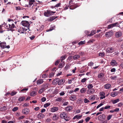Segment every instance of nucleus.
Masks as SVG:
<instances>
[{"label":"nucleus","mask_w":123,"mask_h":123,"mask_svg":"<svg viewBox=\"0 0 123 123\" xmlns=\"http://www.w3.org/2000/svg\"><path fill=\"white\" fill-rule=\"evenodd\" d=\"M60 117L61 118L64 119L66 121H68L70 119V118L68 116L67 113L65 112L61 113Z\"/></svg>","instance_id":"f257e3e1"},{"label":"nucleus","mask_w":123,"mask_h":123,"mask_svg":"<svg viewBox=\"0 0 123 123\" xmlns=\"http://www.w3.org/2000/svg\"><path fill=\"white\" fill-rule=\"evenodd\" d=\"M55 13V12L51 11L50 10H48L45 12L44 13V14L45 16L49 17L50 16L53 15L54 13Z\"/></svg>","instance_id":"f03ea898"},{"label":"nucleus","mask_w":123,"mask_h":123,"mask_svg":"<svg viewBox=\"0 0 123 123\" xmlns=\"http://www.w3.org/2000/svg\"><path fill=\"white\" fill-rule=\"evenodd\" d=\"M21 24L23 26L27 27H29L30 25L28 21H22Z\"/></svg>","instance_id":"7ed1b4c3"},{"label":"nucleus","mask_w":123,"mask_h":123,"mask_svg":"<svg viewBox=\"0 0 123 123\" xmlns=\"http://www.w3.org/2000/svg\"><path fill=\"white\" fill-rule=\"evenodd\" d=\"M30 112L29 109L26 108L22 110V113L24 114H27Z\"/></svg>","instance_id":"20e7f679"},{"label":"nucleus","mask_w":123,"mask_h":123,"mask_svg":"<svg viewBox=\"0 0 123 123\" xmlns=\"http://www.w3.org/2000/svg\"><path fill=\"white\" fill-rule=\"evenodd\" d=\"M105 115L104 114L99 116L98 117V119L99 120H104L105 119Z\"/></svg>","instance_id":"39448f33"},{"label":"nucleus","mask_w":123,"mask_h":123,"mask_svg":"<svg viewBox=\"0 0 123 123\" xmlns=\"http://www.w3.org/2000/svg\"><path fill=\"white\" fill-rule=\"evenodd\" d=\"M8 25L9 29L11 31H13V30L14 28H15V25L13 23L12 24H8Z\"/></svg>","instance_id":"423d86ee"},{"label":"nucleus","mask_w":123,"mask_h":123,"mask_svg":"<svg viewBox=\"0 0 123 123\" xmlns=\"http://www.w3.org/2000/svg\"><path fill=\"white\" fill-rule=\"evenodd\" d=\"M113 35V33L112 32L110 31L106 33L105 36L107 37H111Z\"/></svg>","instance_id":"0eeeda50"},{"label":"nucleus","mask_w":123,"mask_h":123,"mask_svg":"<svg viewBox=\"0 0 123 123\" xmlns=\"http://www.w3.org/2000/svg\"><path fill=\"white\" fill-rule=\"evenodd\" d=\"M59 79L58 78L55 79L52 82V84L54 85L58 84L59 85Z\"/></svg>","instance_id":"6e6552de"},{"label":"nucleus","mask_w":123,"mask_h":123,"mask_svg":"<svg viewBox=\"0 0 123 123\" xmlns=\"http://www.w3.org/2000/svg\"><path fill=\"white\" fill-rule=\"evenodd\" d=\"M106 51L108 53H111L114 51V49L111 47H109L106 49Z\"/></svg>","instance_id":"1a4fd4ad"},{"label":"nucleus","mask_w":123,"mask_h":123,"mask_svg":"<svg viewBox=\"0 0 123 123\" xmlns=\"http://www.w3.org/2000/svg\"><path fill=\"white\" fill-rule=\"evenodd\" d=\"M99 94L100 96H101L100 98V99H103L105 98V93L104 92H100L99 93Z\"/></svg>","instance_id":"9d476101"},{"label":"nucleus","mask_w":123,"mask_h":123,"mask_svg":"<svg viewBox=\"0 0 123 123\" xmlns=\"http://www.w3.org/2000/svg\"><path fill=\"white\" fill-rule=\"evenodd\" d=\"M50 111L52 112H54L57 111L58 110L57 107H54L51 109Z\"/></svg>","instance_id":"9b49d317"},{"label":"nucleus","mask_w":123,"mask_h":123,"mask_svg":"<svg viewBox=\"0 0 123 123\" xmlns=\"http://www.w3.org/2000/svg\"><path fill=\"white\" fill-rule=\"evenodd\" d=\"M122 33L121 31H118L116 33L115 36L117 37H119L122 36Z\"/></svg>","instance_id":"f8f14e48"},{"label":"nucleus","mask_w":123,"mask_h":123,"mask_svg":"<svg viewBox=\"0 0 123 123\" xmlns=\"http://www.w3.org/2000/svg\"><path fill=\"white\" fill-rule=\"evenodd\" d=\"M94 92V90L93 89H92L88 90L87 91V93L88 94H91L93 93Z\"/></svg>","instance_id":"ddd939ff"},{"label":"nucleus","mask_w":123,"mask_h":123,"mask_svg":"<svg viewBox=\"0 0 123 123\" xmlns=\"http://www.w3.org/2000/svg\"><path fill=\"white\" fill-rule=\"evenodd\" d=\"M25 28H20V29L18 30L19 33H24L25 32Z\"/></svg>","instance_id":"4468645a"},{"label":"nucleus","mask_w":123,"mask_h":123,"mask_svg":"<svg viewBox=\"0 0 123 123\" xmlns=\"http://www.w3.org/2000/svg\"><path fill=\"white\" fill-rule=\"evenodd\" d=\"M70 99L72 101H74L76 99V95H72L69 97Z\"/></svg>","instance_id":"2eb2a0df"},{"label":"nucleus","mask_w":123,"mask_h":123,"mask_svg":"<svg viewBox=\"0 0 123 123\" xmlns=\"http://www.w3.org/2000/svg\"><path fill=\"white\" fill-rule=\"evenodd\" d=\"M72 109V106H70L67 107L65 109V110L67 111H70Z\"/></svg>","instance_id":"dca6fc26"},{"label":"nucleus","mask_w":123,"mask_h":123,"mask_svg":"<svg viewBox=\"0 0 123 123\" xmlns=\"http://www.w3.org/2000/svg\"><path fill=\"white\" fill-rule=\"evenodd\" d=\"M80 56L79 55L77 54L74 55L73 57V58L74 60H77L79 58Z\"/></svg>","instance_id":"f3484780"},{"label":"nucleus","mask_w":123,"mask_h":123,"mask_svg":"<svg viewBox=\"0 0 123 123\" xmlns=\"http://www.w3.org/2000/svg\"><path fill=\"white\" fill-rule=\"evenodd\" d=\"M57 18V16L55 17V16H53L51 17L48 18V20L50 22H51V21L53 20L54 19H55L56 18Z\"/></svg>","instance_id":"a211bd4d"},{"label":"nucleus","mask_w":123,"mask_h":123,"mask_svg":"<svg viewBox=\"0 0 123 123\" xmlns=\"http://www.w3.org/2000/svg\"><path fill=\"white\" fill-rule=\"evenodd\" d=\"M111 87V85L110 84L108 83L104 85L105 88L106 89H109Z\"/></svg>","instance_id":"6ab92c4d"},{"label":"nucleus","mask_w":123,"mask_h":123,"mask_svg":"<svg viewBox=\"0 0 123 123\" xmlns=\"http://www.w3.org/2000/svg\"><path fill=\"white\" fill-rule=\"evenodd\" d=\"M6 45V43L5 42L1 43H0V46L1 48L4 49L5 48Z\"/></svg>","instance_id":"aec40b11"},{"label":"nucleus","mask_w":123,"mask_h":123,"mask_svg":"<svg viewBox=\"0 0 123 123\" xmlns=\"http://www.w3.org/2000/svg\"><path fill=\"white\" fill-rule=\"evenodd\" d=\"M118 94V92H112L111 94V96L114 97L117 96Z\"/></svg>","instance_id":"412c9836"},{"label":"nucleus","mask_w":123,"mask_h":123,"mask_svg":"<svg viewBox=\"0 0 123 123\" xmlns=\"http://www.w3.org/2000/svg\"><path fill=\"white\" fill-rule=\"evenodd\" d=\"M110 64L111 65L114 66L117 64V63L115 60H112Z\"/></svg>","instance_id":"4be33fe9"},{"label":"nucleus","mask_w":123,"mask_h":123,"mask_svg":"<svg viewBox=\"0 0 123 123\" xmlns=\"http://www.w3.org/2000/svg\"><path fill=\"white\" fill-rule=\"evenodd\" d=\"M43 79H39L37 81V85H40L42 84L43 82Z\"/></svg>","instance_id":"5701e85b"},{"label":"nucleus","mask_w":123,"mask_h":123,"mask_svg":"<svg viewBox=\"0 0 123 123\" xmlns=\"http://www.w3.org/2000/svg\"><path fill=\"white\" fill-rule=\"evenodd\" d=\"M35 2L34 0H30L29 1V6L30 7H31V6L33 4V3Z\"/></svg>","instance_id":"b1692460"},{"label":"nucleus","mask_w":123,"mask_h":123,"mask_svg":"<svg viewBox=\"0 0 123 123\" xmlns=\"http://www.w3.org/2000/svg\"><path fill=\"white\" fill-rule=\"evenodd\" d=\"M64 82V81L63 79H61L60 80L59 79V85H61L63 84Z\"/></svg>","instance_id":"393cba45"},{"label":"nucleus","mask_w":123,"mask_h":123,"mask_svg":"<svg viewBox=\"0 0 123 123\" xmlns=\"http://www.w3.org/2000/svg\"><path fill=\"white\" fill-rule=\"evenodd\" d=\"M65 63L63 61L62 62L60 63L59 64L58 67L59 68H62L63 66L65 64Z\"/></svg>","instance_id":"a878e982"},{"label":"nucleus","mask_w":123,"mask_h":123,"mask_svg":"<svg viewBox=\"0 0 123 123\" xmlns=\"http://www.w3.org/2000/svg\"><path fill=\"white\" fill-rule=\"evenodd\" d=\"M58 118V117L55 114H54L53 117V119L54 120H57Z\"/></svg>","instance_id":"bb28decb"},{"label":"nucleus","mask_w":123,"mask_h":123,"mask_svg":"<svg viewBox=\"0 0 123 123\" xmlns=\"http://www.w3.org/2000/svg\"><path fill=\"white\" fill-rule=\"evenodd\" d=\"M86 88H83L80 89V92L81 93H84L86 92Z\"/></svg>","instance_id":"cd10ccee"},{"label":"nucleus","mask_w":123,"mask_h":123,"mask_svg":"<svg viewBox=\"0 0 123 123\" xmlns=\"http://www.w3.org/2000/svg\"><path fill=\"white\" fill-rule=\"evenodd\" d=\"M50 85L49 84L46 83L44 84L43 86V88H44L45 89H47L49 87V86Z\"/></svg>","instance_id":"c85d7f7f"},{"label":"nucleus","mask_w":123,"mask_h":123,"mask_svg":"<svg viewBox=\"0 0 123 123\" xmlns=\"http://www.w3.org/2000/svg\"><path fill=\"white\" fill-rule=\"evenodd\" d=\"M13 33L14 36H18L19 35V33L18 30L14 32H13Z\"/></svg>","instance_id":"c756f323"},{"label":"nucleus","mask_w":123,"mask_h":123,"mask_svg":"<svg viewBox=\"0 0 123 123\" xmlns=\"http://www.w3.org/2000/svg\"><path fill=\"white\" fill-rule=\"evenodd\" d=\"M38 117L39 118H41L43 117H44V115L43 114L39 113L38 115Z\"/></svg>","instance_id":"7c9ffc66"},{"label":"nucleus","mask_w":123,"mask_h":123,"mask_svg":"<svg viewBox=\"0 0 123 123\" xmlns=\"http://www.w3.org/2000/svg\"><path fill=\"white\" fill-rule=\"evenodd\" d=\"M95 31L94 30L92 31L91 32V34H89L88 35V36H92L94 34H95Z\"/></svg>","instance_id":"2f4dec72"},{"label":"nucleus","mask_w":123,"mask_h":123,"mask_svg":"<svg viewBox=\"0 0 123 123\" xmlns=\"http://www.w3.org/2000/svg\"><path fill=\"white\" fill-rule=\"evenodd\" d=\"M96 98L95 96L92 95L89 97V98L90 100H94Z\"/></svg>","instance_id":"473e14b6"},{"label":"nucleus","mask_w":123,"mask_h":123,"mask_svg":"<svg viewBox=\"0 0 123 123\" xmlns=\"http://www.w3.org/2000/svg\"><path fill=\"white\" fill-rule=\"evenodd\" d=\"M25 99L24 97H20L18 99V100L19 101H22L24 100Z\"/></svg>","instance_id":"72a5a7b5"},{"label":"nucleus","mask_w":123,"mask_h":123,"mask_svg":"<svg viewBox=\"0 0 123 123\" xmlns=\"http://www.w3.org/2000/svg\"><path fill=\"white\" fill-rule=\"evenodd\" d=\"M104 76V74L102 73H101L98 74V77L99 78H102Z\"/></svg>","instance_id":"f704fd0d"},{"label":"nucleus","mask_w":123,"mask_h":123,"mask_svg":"<svg viewBox=\"0 0 123 123\" xmlns=\"http://www.w3.org/2000/svg\"><path fill=\"white\" fill-rule=\"evenodd\" d=\"M45 90L44 88H42L41 89H40L38 91V92L40 93H41L43 92V91Z\"/></svg>","instance_id":"c9c22d12"},{"label":"nucleus","mask_w":123,"mask_h":123,"mask_svg":"<svg viewBox=\"0 0 123 123\" xmlns=\"http://www.w3.org/2000/svg\"><path fill=\"white\" fill-rule=\"evenodd\" d=\"M67 57L66 55H63L60 58V59L62 62L63 61H62L64 60Z\"/></svg>","instance_id":"e433bc0d"},{"label":"nucleus","mask_w":123,"mask_h":123,"mask_svg":"<svg viewBox=\"0 0 123 123\" xmlns=\"http://www.w3.org/2000/svg\"><path fill=\"white\" fill-rule=\"evenodd\" d=\"M105 53L103 52L100 53L99 54V55L101 57L105 56Z\"/></svg>","instance_id":"4c0bfd02"},{"label":"nucleus","mask_w":123,"mask_h":123,"mask_svg":"<svg viewBox=\"0 0 123 123\" xmlns=\"http://www.w3.org/2000/svg\"><path fill=\"white\" fill-rule=\"evenodd\" d=\"M36 95V93L35 92L32 91L30 94V95L31 96H34Z\"/></svg>","instance_id":"58836bf2"},{"label":"nucleus","mask_w":123,"mask_h":123,"mask_svg":"<svg viewBox=\"0 0 123 123\" xmlns=\"http://www.w3.org/2000/svg\"><path fill=\"white\" fill-rule=\"evenodd\" d=\"M82 116H78L76 115L74 117L73 119H75L76 118L79 119Z\"/></svg>","instance_id":"ea45409f"},{"label":"nucleus","mask_w":123,"mask_h":123,"mask_svg":"<svg viewBox=\"0 0 123 123\" xmlns=\"http://www.w3.org/2000/svg\"><path fill=\"white\" fill-rule=\"evenodd\" d=\"M119 101V99H117L115 100H113L112 101V103L113 104H115L117 103Z\"/></svg>","instance_id":"a19ab883"},{"label":"nucleus","mask_w":123,"mask_h":123,"mask_svg":"<svg viewBox=\"0 0 123 123\" xmlns=\"http://www.w3.org/2000/svg\"><path fill=\"white\" fill-rule=\"evenodd\" d=\"M93 87V86L92 84H89L88 85L87 87L89 89H92Z\"/></svg>","instance_id":"79ce46f5"},{"label":"nucleus","mask_w":123,"mask_h":123,"mask_svg":"<svg viewBox=\"0 0 123 123\" xmlns=\"http://www.w3.org/2000/svg\"><path fill=\"white\" fill-rule=\"evenodd\" d=\"M50 104V103H46L44 105V107L45 108H46Z\"/></svg>","instance_id":"37998d69"},{"label":"nucleus","mask_w":123,"mask_h":123,"mask_svg":"<svg viewBox=\"0 0 123 123\" xmlns=\"http://www.w3.org/2000/svg\"><path fill=\"white\" fill-rule=\"evenodd\" d=\"M111 78L112 80H116L117 78L116 76H114L111 77Z\"/></svg>","instance_id":"c03bdc74"},{"label":"nucleus","mask_w":123,"mask_h":123,"mask_svg":"<svg viewBox=\"0 0 123 123\" xmlns=\"http://www.w3.org/2000/svg\"><path fill=\"white\" fill-rule=\"evenodd\" d=\"M79 55L81 56L84 55H85V53L84 52H81L79 53Z\"/></svg>","instance_id":"a18cd8bd"},{"label":"nucleus","mask_w":123,"mask_h":123,"mask_svg":"<svg viewBox=\"0 0 123 123\" xmlns=\"http://www.w3.org/2000/svg\"><path fill=\"white\" fill-rule=\"evenodd\" d=\"M62 100V97H60L58 98H56L55 100L56 101H61Z\"/></svg>","instance_id":"49530a36"},{"label":"nucleus","mask_w":123,"mask_h":123,"mask_svg":"<svg viewBox=\"0 0 123 123\" xmlns=\"http://www.w3.org/2000/svg\"><path fill=\"white\" fill-rule=\"evenodd\" d=\"M17 93V92L14 91H13L12 92H11V93L10 94L11 96H13V95H15Z\"/></svg>","instance_id":"de8ad7c7"},{"label":"nucleus","mask_w":123,"mask_h":123,"mask_svg":"<svg viewBox=\"0 0 123 123\" xmlns=\"http://www.w3.org/2000/svg\"><path fill=\"white\" fill-rule=\"evenodd\" d=\"M112 116V115H110L107 116V119L108 120H109L111 118Z\"/></svg>","instance_id":"09e8293b"},{"label":"nucleus","mask_w":123,"mask_h":123,"mask_svg":"<svg viewBox=\"0 0 123 123\" xmlns=\"http://www.w3.org/2000/svg\"><path fill=\"white\" fill-rule=\"evenodd\" d=\"M90 119V118L89 117H88L85 119V121L86 122H87L89 121Z\"/></svg>","instance_id":"8fccbe9b"},{"label":"nucleus","mask_w":123,"mask_h":123,"mask_svg":"<svg viewBox=\"0 0 123 123\" xmlns=\"http://www.w3.org/2000/svg\"><path fill=\"white\" fill-rule=\"evenodd\" d=\"M84 102L85 103H86L89 102V100L86 98H85L84 99Z\"/></svg>","instance_id":"3c124183"},{"label":"nucleus","mask_w":123,"mask_h":123,"mask_svg":"<svg viewBox=\"0 0 123 123\" xmlns=\"http://www.w3.org/2000/svg\"><path fill=\"white\" fill-rule=\"evenodd\" d=\"M85 43V41H81L78 44L79 45H82V44H84Z\"/></svg>","instance_id":"603ef678"},{"label":"nucleus","mask_w":123,"mask_h":123,"mask_svg":"<svg viewBox=\"0 0 123 123\" xmlns=\"http://www.w3.org/2000/svg\"><path fill=\"white\" fill-rule=\"evenodd\" d=\"M87 80V79L86 78H84L82 79L81 81V82L82 83L85 82Z\"/></svg>","instance_id":"864d4df0"},{"label":"nucleus","mask_w":123,"mask_h":123,"mask_svg":"<svg viewBox=\"0 0 123 123\" xmlns=\"http://www.w3.org/2000/svg\"><path fill=\"white\" fill-rule=\"evenodd\" d=\"M18 107H15L13 108L12 109V111H17L18 109Z\"/></svg>","instance_id":"5fc2aeb1"},{"label":"nucleus","mask_w":123,"mask_h":123,"mask_svg":"<svg viewBox=\"0 0 123 123\" xmlns=\"http://www.w3.org/2000/svg\"><path fill=\"white\" fill-rule=\"evenodd\" d=\"M41 101L42 102H44L46 100V98H45L44 97H43L41 99Z\"/></svg>","instance_id":"6e6d98bb"},{"label":"nucleus","mask_w":123,"mask_h":123,"mask_svg":"<svg viewBox=\"0 0 123 123\" xmlns=\"http://www.w3.org/2000/svg\"><path fill=\"white\" fill-rule=\"evenodd\" d=\"M113 26L112 24L109 25L108 26V29H110L113 27Z\"/></svg>","instance_id":"4d7b16f0"},{"label":"nucleus","mask_w":123,"mask_h":123,"mask_svg":"<svg viewBox=\"0 0 123 123\" xmlns=\"http://www.w3.org/2000/svg\"><path fill=\"white\" fill-rule=\"evenodd\" d=\"M110 107V106L109 105L106 106L104 107V109H106L109 108Z\"/></svg>","instance_id":"13d9d810"},{"label":"nucleus","mask_w":123,"mask_h":123,"mask_svg":"<svg viewBox=\"0 0 123 123\" xmlns=\"http://www.w3.org/2000/svg\"><path fill=\"white\" fill-rule=\"evenodd\" d=\"M61 4L60 3H59L56 4L54 6L55 7H58L60 6H61Z\"/></svg>","instance_id":"bf43d9fd"},{"label":"nucleus","mask_w":123,"mask_h":123,"mask_svg":"<svg viewBox=\"0 0 123 123\" xmlns=\"http://www.w3.org/2000/svg\"><path fill=\"white\" fill-rule=\"evenodd\" d=\"M29 105V104L27 103H25L24 105H23V106L24 107H27Z\"/></svg>","instance_id":"052dcab7"},{"label":"nucleus","mask_w":123,"mask_h":123,"mask_svg":"<svg viewBox=\"0 0 123 123\" xmlns=\"http://www.w3.org/2000/svg\"><path fill=\"white\" fill-rule=\"evenodd\" d=\"M93 63L92 62L89 63L88 64V66H93Z\"/></svg>","instance_id":"680f3d73"},{"label":"nucleus","mask_w":123,"mask_h":123,"mask_svg":"<svg viewBox=\"0 0 123 123\" xmlns=\"http://www.w3.org/2000/svg\"><path fill=\"white\" fill-rule=\"evenodd\" d=\"M54 75V74L53 73H52L50 74L49 75L50 77L51 78Z\"/></svg>","instance_id":"e2e57ef3"},{"label":"nucleus","mask_w":123,"mask_h":123,"mask_svg":"<svg viewBox=\"0 0 123 123\" xmlns=\"http://www.w3.org/2000/svg\"><path fill=\"white\" fill-rule=\"evenodd\" d=\"M68 104V102H64L63 104V105L64 106L67 105Z\"/></svg>","instance_id":"0e129e2a"},{"label":"nucleus","mask_w":123,"mask_h":123,"mask_svg":"<svg viewBox=\"0 0 123 123\" xmlns=\"http://www.w3.org/2000/svg\"><path fill=\"white\" fill-rule=\"evenodd\" d=\"M103 104L102 103H101L99 105H98L96 107L97 109H98L99 107L102 106L103 105Z\"/></svg>","instance_id":"69168bd1"},{"label":"nucleus","mask_w":123,"mask_h":123,"mask_svg":"<svg viewBox=\"0 0 123 123\" xmlns=\"http://www.w3.org/2000/svg\"><path fill=\"white\" fill-rule=\"evenodd\" d=\"M65 94V93L64 92H62L60 93L59 94L60 96H63Z\"/></svg>","instance_id":"338daca9"},{"label":"nucleus","mask_w":123,"mask_h":123,"mask_svg":"<svg viewBox=\"0 0 123 123\" xmlns=\"http://www.w3.org/2000/svg\"><path fill=\"white\" fill-rule=\"evenodd\" d=\"M116 70V69L114 68H113L111 69V72H114Z\"/></svg>","instance_id":"774afa93"}]
</instances>
